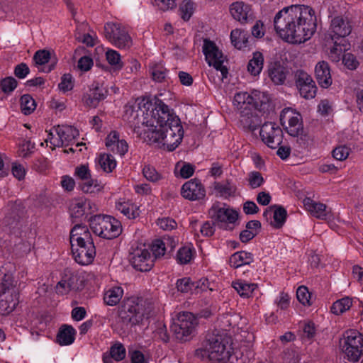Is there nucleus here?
<instances>
[{
    "mask_svg": "<svg viewBox=\"0 0 363 363\" xmlns=\"http://www.w3.org/2000/svg\"><path fill=\"white\" fill-rule=\"evenodd\" d=\"M123 117L135 125V129L140 128L141 125L145 135L158 133V136H184V131L179 116L156 96L129 101L124 106Z\"/></svg>",
    "mask_w": 363,
    "mask_h": 363,
    "instance_id": "f257e3e1",
    "label": "nucleus"
},
{
    "mask_svg": "<svg viewBox=\"0 0 363 363\" xmlns=\"http://www.w3.org/2000/svg\"><path fill=\"white\" fill-rule=\"evenodd\" d=\"M273 25L276 33L283 40L301 44L315 33L317 17L311 6L294 4L279 11L274 17Z\"/></svg>",
    "mask_w": 363,
    "mask_h": 363,
    "instance_id": "f03ea898",
    "label": "nucleus"
},
{
    "mask_svg": "<svg viewBox=\"0 0 363 363\" xmlns=\"http://www.w3.org/2000/svg\"><path fill=\"white\" fill-rule=\"evenodd\" d=\"M233 104L240 111V125L245 131H250L257 136L255 131L259 130V136H283L282 130L272 122L264 123L257 112L265 113L269 111L271 103L269 94L254 89L250 93L240 91L236 93Z\"/></svg>",
    "mask_w": 363,
    "mask_h": 363,
    "instance_id": "7ed1b4c3",
    "label": "nucleus"
},
{
    "mask_svg": "<svg viewBox=\"0 0 363 363\" xmlns=\"http://www.w3.org/2000/svg\"><path fill=\"white\" fill-rule=\"evenodd\" d=\"M233 350L231 337L225 332L208 333L195 351V357L201 360L208 359L216 363H225V358Z\"/></svg>",
    "mask_w": 363,
    "mask_h": 363,
    "instance_id": "20e7f679",
    "label": "nucleus"
},
{
    "mask_svg": "<svg viewBox=\"0 0 363 363\" xmlns=\"http://www.w3.org/2000/svg\"><path fill=\"white\" fill-rule=\"evenodd\" d=\"M151 311L150 304L142 298L132 296L123 301L118 316L124 324L136 325L148 318Z\"/></svg>",
    "mask_w": 363,
    "mask_h": 363,
    "instance_id": "39448f33",
    "label": "nucleus"
},
{
    "mask_svg": "<svg viewBox=\"0 0 363 363\" xmlns=\"http://www.w3.org/2000/svg\"><path fill=\"white\" fill-rule=\"evenodd\" d=\"M18 281L11 272L0 269V312L9 314L17 306L19 298Z\"/></svg>",
    "mask_w": 363,
    "mask_h": 363,
    "instance_id": "423d86ee",
    "label": "nucleus"
},
{
    "mask_svg": "<svg viewBox=\"0 0 363 363\" xmlns=\"http://www.w3.org/2000/svg\"><path fill=\"white\" fill-rule=\"evenodd\" d=\"M332 34V40L334 45L330 49V57L334 60L340 58L343 52L350 48V44L346 39L352 31V26L347 18L342 16L335 17L330 25Z\"/></svg>",
    "mask_w": 363,
    "mask_h": 363,
    "instance_id": "0eeeda50",
    "label": "nucleus"
},
{
    "mask_svg": "<svg viewBox=\"0 0 363 363\" xmlns=\"http://www.w3.org/2000/svg\"><path fill=\"white\" fill-rule=\"evenodd\" d=\"M104 35L113 45L120 49H128L133 44L127 28L121 23H106L104 25Z\"/></svg>",
    "mask_w": 363,
    "mask_h": 363,
    "instance_id": "6e6552de",
    "label": "nucleus"
},
{
    "mask_svg": "<svg viewBox=\"0 0 363 363\" xmlns=\"http://www.w3.org/2000/svg\"><path fill=\"white\" fill-rule=\"evenodd\" d=\"M198 325L197 319L190 312H182L172 325L175 337L180 341H186L194 334Z\"/></svg>",
    "mask_w": 363,
    "mask_h": 363,
    "instance_id": "1a4fd4ad",
    "label": "nucleus"
},
{
    "mask_svg": "<svg viewBox=\"0 0 363 363\" xmlns=\"http://www.w3.org/2000/svg\"><path fill=\"white\" fill-rule=\"evenodd\" d=\"M202 50L208 65L213 66L217 71H220L222 79L227 78L228 69L223 65V54L216 44L209 39H204Z\"/></svg>",
    "mask_w": 363,
    "mask_h": 363,
    "instance_id": "9d476101",
    "label": "nucleus"
},
{
    "mask_svg": "<svg viewBox=\"0 0 363 363\" xmlns=\"http://www.w3.org/2000/svg\"><path fill=\"white\" fill-rule=\"evenodd\" d=\"M209 216L221 228H227L229 225L234 224L238 218V213L225 204L221 206L218 203H214L208 211Z\"/></svg>",
    "mask_w": 363,
    "mask_h": 363,
    "instance_id": "9b49d317",
    "label": "nucleus"
},
{
    "mask_svg": "<svg viewBox=\"0 0 363 363\" xmlns=\"http://www.w3.org/2000/svg\"><path fill=\"white\" fill-rule=\"evenodd\" d=\"M295 83L300 95L306 99H313L317 92V86L312 77L303 70L295 73Z\"/></svg>",
    "mask_w": 363,
    "mask_h": 363,
    "instance_id": "f8f14e48",
    "label": "nucleus"
},
{
    "mask_svg": "<svg viewBox=\"0 0 363 363\" xmlns=\"http://www.w3.org/2000/svg\"><path fill=\"white\" fill-rule=\"evenodd\" d=\"M72 252L75 261L82 264H91L96 256V247L94 241L84 243H75L71 245Z\"/></svg>",
    "mask_w": 363,
    "mask_h": 363,
    "instance_id": "ddd939ff",
    "label": "nucleus"
},
{
    "mask_svg": "<svg viewBox=\"0 0 363 363\" xmlns=\"http://www.w3.org/2000/svg\"><path fill=\"white\" fill-rule=\"evenodd\" d=\"M279 119L284 126L288 122L289 126L286 127V130L289 136H302L300 114L295 113L291 108H285L281 111Z\"/></svg>",
    "mask_w": 363,
    "mask_h": 363,
    "instance_id": "4468645a",
    "label": "nucleus"
},
{
    "mask_svg": "<svg viewBox=\"0 0 363 363\" xmlns=\"http://www.w3.org/2000/svg\"><path fill=\"white\" fill-rule=\"evenodd\" d=\"M96 211V205L85 198L74 199L69 204V211L72 218L85 219L88 215Z\"/></svg>",
    "mask_w": 363,
    "mask_h": 363,
    "instance_id": "2eb2a0df",
    "label": "nucleus"
},
{
    "mask_svg": "<svg viewBox=\"0 0 363 363\" xmlns=\"http://www.w3.org/2000/svg\"><path fill=\"white\" fill-rule=\"evenodd\" d=\"M130 261L135 269L140 272L150 271L153 266L150 252L145 248H136L131 253Z\"/></svg>",
    "mask_w": 363,
    "mask_h": 363,
    "instance_id": "dca6fc26",
    "label": "nucleus"
},
{
    "mask_svg": "<svg viewBox=\"0 0 363 363\" xmlns=\"http://www.w3.org/2000/svg\"><path fill=\"white\" fill-rule=\"evenodd\" d=\"M181 194L185 199L197 201L205 197L206 190L199 179H193L182 185Z\"/></svg>",
    "mask_w": 363,
    "mask_h": 363,
    "instance_id": "f3484780",
    "label": "nucleus"
},
{
    "mask_svg": "<svg viewBox=\"0 0 363 363\" xmlns=\"http://www.w3.org/2000/svg\"><path fill=\"white\" fill-rule=\"evenodd\" d=\"M107 90L99 82H94L89 91L83 96V101L86 106L90 108H96L100 101L107 96Z\"/></svg>",
    "mask_w": 363,
    "mask_h": 363,
    "instance_id": "a211bd4d",
    "label": "nucleus"
},
{
    "mask_svg": "<svg viewBox=\"0 0 363 363\" xmlns=\"http://www.w3.org/2000/svg\"><path fill=\"white\" fill-rule=\"evenodd\" d=\"M230 13L235 20L241 23H247L253 19L251 6L242 1L233 3L230 6Z\"/></svg>",
    "mask_w": 363,
    "mask_h": 363,
    "instance_id": "6ab92c4d",
    "label": "nucleus"
},
{
    "mask_svg": "<svg viewBox=\"0 0 363 363\" xmlns=\"http://www.w3.org/2000/svg\"><path fill=\"white\" fill-rule=\"evenodd\" d=\"M315 74L319 85L323 88H328L332 84L330 67L328 62L320 61L315 67Z\"/></svg>",
    "mask_w": 363,
    "mask_h": 363,
    "instance_id": "aec40b11",
    "label": "nucleus"
},
{
    "mask_svg": "<svg viewBox=\"0 0 363 363\" xmlns=\"http://www.w3.org/2000/svg\"><path fill=\"white\" fill-rule=\"evenodd\" d=\"M93 241L91 235L85 225L76 224L70 231V243H84Z\"/></svg>",
    "mask_w": 363,
    "mask_h": 363,
    "instance_id": "412c9836",
    "label": "nucleus"
},
{
    "mask_svg": "<svg viewBox=\"0 0 363 363\" xmlns=\"http://www.w3.org/2000/svg\"><path fill=\"white\" fill-rule=\"evenodd\" d=\"M268 74L274 84H283L286 78V71L279 62H274L269 65Z\"/></svg>",
    "mask_w": 363,
    "mask_h": 363,
    "instance_id": "4be33fe9",
    "label": "nucleus"
},
{
    "mask_svg": "<svg viewBox=\"0 0 363 363\" xmlns=\"http://www.w3.org/2000/svg\"><path fill=\"white\" fill-rule=\"evenodd\" d=\"M121 232L122 226L121 222L115 218L108 216L102 238L113 239L119 236Z\"/></svg>",
    "mask_w": 363,
    "mask_h": 363,
    "instance_id": "5701e85b",
    "label": "nucleus"
},
{
    "mask_svg": "<svg viewBox=\"0 0 363 363\" xmlns=\"http://www.w3.org/2000/svg\"><path fill=\"white\" fill-rule=\"evenodd\" d=\"M306 209L314 217L319 219H325L327 216L326 206L322 203H318L310 198L303 200Z\"/></svg>",
    "mask_w": 363,
    "mask_h": 363,
    "instance_id": "b1692460",
    "label": "nucleus"
},
{
    "mask_svg": "<svg viewBox=\"0 0 363 363\" xmlns=\"http://www.w3.org/2000/svg\"><path fill=\"white\" fill-rule=\"evenodd\" d=\"M272 208H274L273 212L274 223L273 225L276 228H280L283 226L286 221L287 212L283 206L274 205L271 206L269 209H266L263 213V216L266 218H267L268 216H271L272 213Z\"/></svg>",
    "mask_w": 363,
    "mask_h": 363,
    "instance_id": "393cba45",
    "label": "nucleus"
},
{
    "mask_svg": "<svg viewBox=\"0 0 363 363\" xmlns=\"http://www.w3.org/2000/svg\"><path fill=\"white\" fill-rule=\"evenodd\" d=\"M250 35L247 31L241 29H234L230 33L232 45L238 50H242L249 46L248 39Z\"/></svg>",
    "mask_w": 363,
    "mask_h": 363,
    "instance_id": "a878e982",
    "label": "nucleus"
},
{
    "mask_svg": "<svg viewBox=\"0 0 363 363\" xmlns=\"http://www.w3.org/2000/svg\"><path fill=\"white\" fill-rule=\"evenodd\" d=\"M232 286L242 298H248L252 296L258 286L255 283H248L245 280L238 279L232 282Z\"/></svg>",
    "mask_w": 363,
    "mask_h": 363,
    "instance_id": "bb28decb",
    "label": "nucleus"
},
{
    "mask_svg": "<svg viewBox=\"0 0 363 363\" xmlns=\"http://www.w3.org/2000/svg\"><path fill=\"white\" fill-rule=\"evenodd\" d=\"M125 348L124 346L119 342H117L112 345L110 348V354H104L103 356L104 363H115L123 359L125 357Z\"/></svg>",
    "mask_w": 363,
    "mask_h": 363,
    "instance_id": "cd10ccee",
    "label": "nucleus"
},
{
    "mask_svg": "<svg viewBox=\"0 0 363 363\" xmlns=\"http://www.w3.org/2000/svg\"><path fill=\"white\" fill-rule=\"evenodd\" d=\"M76 330L71 325H63L60 327L57 335V342L60 345H71L75 339Z\"/></svg>",
    "mask_w": 363,
    "mask_h": 363,
    "instance_id": "c85d7f7f",
    "label": "nucleus"
},
{
    "mask_svg": "<svg viewBox=\"0 0 363 363\" xmlns=\"http://www.w3.org/2000/svg\"><path fill=\"white\" fill-rule=\"evenodd\" d=\"M116 209L129 219L139 216V207L130 201H119L116 204Z\"/></svg>",
    "mask_w": 363,
    "mask_h": 363,
    "instance_id": "c756f323",
    "label": "nucleus"
},
{
    "mask_svg": "<svg viewBox=\"0 0 363 363\" xmlns=\"http://www.w3.org/2000/svg\"><path fill=\"white\" fill-rule=\"evenodd\" d=\"M106 146L110 152L120 156H123L128 150L127 142L123 139L119 140V138H107Z\"/></svg>",
    "mask_w": 363,
    "mask_h": 363,
    "instance_id": "7c9ffc66",
    "label": "nucleus"
},
{
    "mask_svg": "<svg viewBox=\"0 0 363 363\" xmlns=\"http://www.w3.org/2000/svg\"><path fill=\"white\" fill-rule=\"evenodd\" d=\"M150 73L154 82L157 83L169 82V70L160 63H155L150 66Z\"/></svg>",
    "mask_w": 363,
    "mask_h": 363,
    "instance_id": "2f4dec72",
    "label": "nucleus"
},
{
    "mask_svg": "<svg viewBox=\"0 0 363 363\" xmlns=\"http://www.w3.org/2000/svg\"><path fill=\"white\" fill-rule=\"evenodd\" d=\"M254 260L253 255L245 251H240L234 253L230 257V264L233 268H238L244 265H248Z\"/></svg>",
    "mask_w": 363,
    "mask_h": 363,
    "instance_id": "473e14b6",
    "label": "nucleus"
},
{
    "mask_svg": "<svg viewBox=\"0 0 363 363\" xmlns=\"http://www.w3.org/2000/svg\"><path fill=\"white\" fill-rule=\"evenodd\" d=\"M107 219L108 215L101 214L91 216L88 219L90 228L95 235L101 238L103 237L104 230L105 229Z\"/></svg>",
    "mask_w": 363,
    "mask_h": 363,
    "instance_id": "72a5a7b5",
    "label": "nucleus"
},
{
    "mask_svg": "<svg viewBox=\"0 0 363 363\" xmlns=\"http://www.w3.org/2000/svg\"><path fill=\"white\" fill-rule=\"evenodd\" d=\"M347 347L363 348V335L356 330L346 331L342 348Z\"/></svg>",
    "mask_w": 363,
    "mask_h": 363,
    "instance_id": "f704fd0d",
    "label": "nucleus"
},
{
    "mask_svg": "<svg viewBox=\"0 0 363 363\" xmlns=\"http://www.w3.org/2000/svg\"><path fill=\"white\" fill-rule=\"evenodd\" d=\"M264 65V56L260 52H253L252 57L247 64V71L254 76L260 74Z\"/></svg>",
    "mask_w": 363,
    "mask_h": 363,
    "instance_id": "c9c22d12",
    "label": "nucleus"
},
{
    "mask_svg": "<svg viewBox=\"0 0 363 363\" xmlns=\"http://www.w3.org/2000/svg\"><path fill=\"white\" fill-rule=\"evenodd\" d=\"M123 295V290L120 286H115L107 290L104 296V301L106 305L116 306L119 303Z\"/></svg>",
    "mask_w": 363,
    "mask_h": 363,
    "instance_id": "e433bc0d",
    "label": "nucleus"
},
{
    "mask_svg": "<svg viewBox=\"0 0 363 363\" xmlns=\"http://www.w3.org/2000/svg\"><path fill=\"white\" fill-rule=\"evenodd\" d=\"M54 132L57 135V136H79V131L75 127L62 124L54 126L52 130H50L48 136H54Z\"/></svg>",
    "mask_w": 363,
    "mask_h": 363,
    "instance_id": "4c0bfd02",
    "label": "nucleus"
},
{
    "mask_svg": "<svg viewBox=\"0 0 363 363\" xmlns=\"http://www.w3.org/2000/svg\"><path fill=\"white\" fill-rule=\"evenodd\" d=\"M164 138H148L147 143L155 145V147L158 149L172 152L179 146L183 139V138H179L174 143L168 144L164 142Z\"/></svg>",
    "mask_w": 363,
    "mask_h": 363,
    "instance_id": "58836bf2",
    "label": "nucleus"
},
{
    "mask_svg": "<svg viewBox=\"0 0 363 363\" xmlns=\"http://www.w3.org/2000/svg\"><path fill=\"white\" fill-rule=\"evenodd\" d=\"M21 109L24 115H30L36 108V102L30 94H23L20 99Z\"/></svg>",
    "mask_w": 363,
    "mask_h": 363,
    "instance_id": "ea45409f",
    "label": "nucleus"
},
{
    "mask_svg": "<svg viewBox=\"0 0 363 363\" xmlns=\"http://www.w3.org/2000/svg\"><path fill=\"white\" fill-rule=\"evenodd\" d=\"M215 189L220 194V196L228 198L235 196L237 187L235 184L227 181L225 183H216Z\"/></svg>",
    "mask_w": 363,
    "mask_h": 363,
    "instance_id": "a19ab883",
    "label": "nucleus"
},
{
    "mask_svg": "<svg viewBox=\"0 0 363 363\" xmlns=\"http://www.w3.org/2000/svg\"><path fill=\"white\" fill-rule=\"evenodd\" d=\"M352 305V300L349 297H345L334 302L331 307V312L336 315H340L349 310Z\"/></svg>",
    "mask_w": 363,
    "mask_h": 363,
    "instance_id": "79ce46f5",
    "label": "nucleus"
},
{
    "mask_svg": "<svg viewBox=\"0 0 363 363\" xmlns=\"http://www.w3.org/2000/svg\"><path fill=\"white\" fill-rule=\"evenodd\" d=\"M99 164L106 172H111L116 166V161L111 154H101L99 157Z\"/></svg>",
    "mask_w": 363,
    "mask_h": 363,
    "instance_id": "37998d69",
    "label": "nucleus"
},
{
    "mask_svg": "<svg viewBox=\"0 0 363 363\" xmlns=\"http://www.w3.org/2000/svg\"><path fill=\"white\" fill-rule=\"evenodd\" d=\"M194 255V249L184 246L181 247L177 254V260L181 264H186L191 262Z\"/></svg>",
    "mask_w": 363,
    "mask_h": 363,
    "instance_id": "c03bdc74",
    "label": "nucleus"
},
{
    "mask_svg": "<svg viewBox=\"0 0 363 363\" xmlns=\"http://www.w3.org/2000/svg\"><path fill=\"white\" fill-rule=\"evenodd\" d=\"M176 288L181 293H194V281L190 277H183L177 279Z\"/></svg>",
    "mask_w": 363,
    "mask_h": 363,
    "instance_id": "a18cd8bd",
    "label": "nucleus"
},
{
    "mask_svg": "<svg viewBox=\"0 0 363 363\" xmlns=\"http://www.w3.org/2000/svg\"><path fill=\"white\" fill-rule=\"evenodd\" d=\"M106 57L108 62L113 66L116 69H121L123 67L120 54L112 49H109L106 52Z\"/></svg>",
    "mask_w": 363,
    "mask_h": 363,
    "instance_id": "49530a36",
    "label": "nucleus"
},
{
    "mask_svg": "<svg viewBox=\"0 0 363 363\" xmlns=\"http://www.w3.org/2000/svg\"><path fill=\"white\" fill-rule=\"evenodd\" d=\"M143 176L148 181L155 183L162 179V176L151 165H145L143 169Z\"/></svg>",
    "mask_w": 363,
    "mask_h": 363,
    "instance_id": "de8ad7c7",
    "label": "nucleus"
},
{
    "mask_svg": "<svg viewBox=\"0 0 363 363\" xmlns=\"http://www.w3.org/2000/svg\"><path fill=\"white\" fill-rule=\"evenodd\" d=\"M18 82L13 77H6L2 79L0 82V88L5 94H10L13 92L17 87Z\"/></svg>",
    "mask_w": 363,
    "mask_h": 363,
    "instance_id": "09e8293b",
    "label": "nucleus"
},
{
    "mask_svg": "<svg viewBox=\"0 0 363 363\" xmlns=\"http://www.w3.org/2000/svg\"><path fill=\"white\" fill-rule=\"evenodd\" d=\"M341 56H342V63L347 69H349L350 70H354L357 67L359 62L357 60L354 55L351 53H345V52H343L342 53V55L340 56L339 59L334 60V57H331V58L333 60L339 61Z\"/></svg>",
    "mask_w": 363,
    "mask_h": 363,
    "instance_id": "8fccbe9b",
    "label": "nucleus"
},
{
    "mask_svg": "<svg viewBox=\"0 0 363 363\" xmlns=\"http://www.w3.org/2000/svg\"><path fill=\"white\" fill-rule=\"evenodd\" d=\"M342 351L349 361L357 362L359 360V358L363 353V348L347 347L342 348Z\"/></svg>",
    "mask_w": 363,
    "mask_h": 363,
    "instance_id": "3c124183",
    "label": "nucleus"
},
{
    "mask_svg": "<svg viewBox=\"0 0 363 363\" xmlns=\"http://www.w3.org/2000/svg\"><path fill=\"white\" fill-rule=\"evenodd\" d=\"M82 190L84 193H94L100 191L101 186L96 180L92 179L91 177L87 180H84L80 184Z\"/></svg>",
    "mask_w": 363,
    "mask_h": 363,
    "instance_id": "603ef678",
    "label": "nucleus"
},
{
    "mask_svg": "<svg viewBox=\"0 0 363 363\" xmlns=\"http://www.w3.org/2000/svg\"><path fill=\"white\" fill-rule=\"evenodd\" d=\"M194 3L191 1H184L181 4L179 11L181 12V17L184 21H187L190 19L194 13Z\"/></svg>",
    "mask_w": 363,
    "mask_h": 363,
    "instance_id": "864d4df0",
    "label": "nucleus"
},
{
    "mask_svg": "<svg viewBox=\"0 0 363 363\" xmlns=\"http://www.w3.org/2000/svg\"><path fill=\"white\" fill-rule=\"evenodd\" d=\"M350 149L346 145L336 147L332 152L333 157L339 161L345 160L350 155Z\"/></svg>",
    "mask_w": 363,
    "mask_h": 363,
    "instance_id": "5fc2aeb1",
    "label": "nucleus"
},
{
    "mask_svg": "<svg viewBox=\"0 0 363 363\" xmlns=\"http://www.w3.org/2000/svg\"><path fill=\"white\" fill-rule=\"evenodd\" d=\"M74 87V82L72 81V77L70 74H65L61 77V82L58 84L59 89L65 93L71 91Z\"/></svg>",
    "mask_w": 363,
    "mask_h": 363,
    "instance_id": "6e6d98bb",
    "label": "nucleus"
},
{
    "mask_svg": "<svg viewBox=\"0 0 363 363\" xmlns=\"http://www.w3.org/2000/svg\"><path fill=\"white\" fill-rule=\"evenodd\" d=\"M296 297L298 301L303 305H311V294L309 293L306 286H301L297 289Z\"/></svg>",
    "mask_w": 363,
    "mask_h": 363,
    "instance_id": "4d7b16f0",
    "label": "nucleus"
},
{
    "mask_svg": "<svg viewBox=\"0 0 363 363\" xmlns=\"http://www.w3.org/2000/svg\"><path fill=\"white\" fill-rule=\"evenodd\" d=\"M11 173L18 181H22L25 179L26 169L23 164L15 162L11 164Z\"/></svg>",
    "mask_w": 363,
    "mask_h": 363,
    "instance_id": "13d9d810",
    "label": "nucleus"
},
{
    "mask_svg": "<svg viewBox=\"0 0 363 363\" xmlns=\"http://www.w3.org/2000/svg\"><path fill=\"white\" fill-rule=\"evenodd\" d=\"M248 182L252 189H256L264 183V178L260 172L255 171L249 174Z\"/></svg>",
    "mask_w": 363,
    "mask_h": 363,
    "instance_id": "bf43d9fd",
    "label": "nucleus"
},
{
    "mask_svg": "<svg viewBox=\"0 0 363 363\" xmlns=\"http://www.w3.org/2000/svg\"><path fill=\"white\" fill-rule=\"evenodd\" d=\"M151 250L155 258L163 256L166 251L164 242L161 240H156L153 242Z\"/></svg>",
    "mask_w": 363,
    "mask_h": 363,
    "instance_id": "052dcab7",
    "label": "nucleus"
},
{
    "mask_svg": "<svg viewBox=\"0 0 363 363\" xmlns=\"http://www.w3.org/2000/svg\"><path fill=\"white\" fill-rule=\"evenodd\" d=\"M50 59V53L45 50H40L37 51L33 57V60L37 65H43L49 62Z\"/></svg>",
    "mask_w": 363,
    "mask_h": 363,
    "instance_id": "680f3d73",
    "label": "nucleus"
},
{
    "mask_svg": "<svg viewBox=\"0 0 363 363\" xmlns=\"http://www.w3.org/2000/svg\"><path fill=\"white\" fill-rule=\"evenodd\" d=\"M207 290L213 291V289L210 287L208 279L202 278L196 281H194V293L198 294Z\"/></svg>",
    "mask_w": 363,
    "mask_h": 363,
    "instance_id": "e2e57ef3",
    "label": "nucleus"
},
{
    "mask_svg": "<svg viewBox=\"0 0 363 363\" xmlns=\"http://www.w3.org/2000/svg\"><path fill=\"white\" fill-rule=\"evenodd\" d=\"M30 73V68L27 64L21 62L14 67L13 74L14 75L20 79H25Z\"/></svg>",
    "mask_w": 363,
    "mask_h": 363,
    "instance_id": "0e129e2a",
    "label": "nucleus"
},
{
    "mask_svg": "<svg viewBox=\"0 0 363 363\" xmlns=\"http://www.w3.org/2000/svg\"><path fill=\"white\" fill-rule=\"evenodd\" d=\"M303 339L304 340H311L315 335V328L313 323L308 322L306 323L303 328Z\"/></svg>",
    "mask_w": 363,
    "mask_h": 363,
    "instance_id": "69168bd1",
    "label": "nucleus"
},
{
    "mask_svg": "<svg viewBox=\"0 0 363 363\" xmlns=\"http://www.w3.org/2000/svg\"><path fill=\"white\" fill-rule=\"evenodd\" d=\"M75 175L82 181L87 180L91 177V173L88 166L82 164L75 169Z\"/></svg>",
    "mask_w": 363,
    "mask_h": 363,
    "instance_id": "338daca9",
    "label": "nucleus"
},
{
    "mask_svg": "<svg viewBox=\"0 0 363 363\" xmlns=\"http://www.w3.org/2000/svg\"><path fill=\"white\" fill-rule=\"evenodd\" d=\"M160 228L164 230H171L177 227V223L170 218H163L158 219L157 222Z\"/></svg>",
    "mask_w": 363,
    "mask_h": 363,
    "instance_id": "774afa93",
    "label": "nucleus"
}]
</instances>
